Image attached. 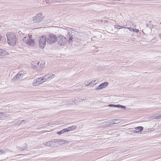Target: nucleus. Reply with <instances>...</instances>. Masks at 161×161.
Listing matches in <instances>:
<instances>
[{
    "mask_svg": "<svg viewBox=\"0 0 161 161\" xmlns=\"http://www.w3.org/2000/svg\"><path fill=\"white\" fill-rule=\"evenodd\" d=\"M1 39H2V36H1L0 35V41L1 40Z\"/></svg>",
    "mask_w": 161,
    "mask_h": 161,
    "instance_id": "21",
    "label": "nucleus"
},
{
    "mask_svg": "<svg viewBox=\"0 0 161 161\" xmlns=\"http://www.w3.org/2000/svg\"><path fill=\"white\" fill-rule=\"evenodd\" d=\"M69 130H67L66 129H65L64 130H61V133H63L64 132H64H65L68 131H69Z\"/></svg>",
    "mask_w": 161,
    "mask_h": 161,
    "instance_id": "18",
    "label": "nucleus"
},
{
    "mask_svg": "<svg viewBox=\"0 0 161 161\" xmlns=\"http://www.w3.org/2000/svg\"><path fill=\"white\" fill-rule=\"evenodd\" d=\"M160 24H161V22Z\"/></svg>",
    "mask_w": 161,
    "mask_h": 161,
    "instance_id": "25",
    "label": "nucleus"
},
{
    "mask_svg": "<svg viewBox=\"0 0 161 161\" xmlns=\"http://www.w3.org/2000/svg\"><path fill=\"white\" fill-rule=\"evenodd\" d=\"M122 108V109H125L126 107L124 106L118 104V105H114L111 104V108Z\"/></svg>",
    "mask_w": 161,
    "mask_h": 161,
    "instance_id": "7",
    "label": "nucleus"
},
{
    "mask_svg": "<svg viewBox=\"0 0 161 161\" xmlns=\"http://www.w3.org/2000/svg\"><path fill=\"white\" fill-rule=\"evenodd\" d=\"M45 66V63L43 61H41L38 63V67L40 68H43Z\"/></svg>",
    "mask_w": 161,
    "mask_h": 161,
    "instance_id": "10",
    "label": "nucleus"
},
{
    "mask_svg": "<svg viewBox=\"0 0 161 161\" xmlns=\"http://www.w3.org/2000/svg\"><path fill=\"white\" fill-rule=\"evenodd\" d=\"M37 17H36L35 19H34L33 21L35 22H38L40 21V20H37Z\"/></svg>",
    "mask_w": 161,
    "mask_h": 161,
    "instance_id": "15",
    "label": "nucleus"
},
{
    "mask_svg": "<svg viewBox=\"0 0 161 161\" xmlns=\"http://www.w3.org/2000/svg\"><path fill=\"white\" fill-rule=\"evenodd\" d=\"M115 28L119 29H122L123 28H126L128 29L130 31H132L134 32H136V33H138L139 32V30L137 29H133L132 27H127L125 28L124 27L122 26H121L119 25H115L114 26Z\"/></svg>",
    "mask_w": 161,
    "mask_h": 161,
    "instance_id": "3",
    "label": "nucleus"
},
{
    "mask_svg": "<svg viewBox=\"0 0 161 161\" xmlns=\"http://www.w3.org/2000/svg\"><path fill=\"white\" fill-rule=\"evenodd\" d=\"M44 79L42 77L36 79L32 81V84L33 86H36L44 82Z\"/></svg>",
    "mask_w": 161,
    "mask_h": 161,
    "instance_id": "2",
    "label": "nucleus"
},
{
    "mask_svg": "<svg viewBox=\"0 0 161 161\" xmlns=\"http://www.w3.org/2000/svg\"><path fill=\"white\" fill-rule=\"evenodd\" d=\"M23 75L22 74H18L16 75V77L17 78H19L21 77H22Z\"/></svg>",
    "mask_w": 161,
    "mask_h": 161,
    "instance_id": "16",
    "label": "nucleus"
},
{
    "mask_svg": "<svg viewBox=\"0 0 161 161\" xmlns=\"http://www.w3.org/2000/svg\"><path fill=\"white\" fill-rule=\"evenodd\" d=\"M108 83L107 82H105L101 83L97 87L96 90H99L104 88L108 86Z\"/></svg>",
    "mask_w": 161,
    "mask_h": 161,
    "instance_id": "5",
    "label": "nucleus"
},
{
    "mask_svg": "<svg viewBox=\"0 0 161 161\" xmlns=\"http://www.w3.org/2000/svg\"><path fill=\"white\" fill-rule=\"evenodd\" d=\"M159 37L161 38V34L159 35Z\"/></svg>",
    "mask_w": 161,
    "mask_h": 161,
    "instance_id": "24",
    "label": "nucleus"
},
{
    "mask_svg": "<svg viewBox=\"0 0 161 161\" xmlns=\"http://www.w3.org/2000/svg\"><path fill=\"white\" fill-rule=\"evenodd\" d=\"M113 21H114L113 20H111V23H113Z\"/></svg>",
    "mask_w": 161,
    "mask_h": 161,
    "instance_id": "23",
    "label": "nucleus"
},
{
    "mask_svg": "<svg viewBox=\"0 0 161 161\" xmlns=\"http://www.w3.org/2000/svg\"><path fill=\"white\" fill-rule=\"evenodd\" d=\"M59 43H60V45H61V41H59Z\"/></svg>",
    "mask_w": 161,
    "mask_h": 161,
    "instance_id": "22",
    "label": "nucleus"
},
{
    "mask_svg": "<svg viewBox=\"0 0 161 161\" xmlns=\"http://www.w3.org/2000/svg\"><path fill=\"white\" fill-rule=\"evenodd\" d=\"M161 119V114L156 117V119Z\"/></svg>",
    "mask_w": 161,
    "mask_h": 161,
    "instance_id": "17",
    "label": "nucleus"
},
{
    "mask_svg": "<svg viewBox=\"0 0 161 161\" xmlns=\"http://www.w3.org/2000/svg\"><path fill=\"white\" fill-rule=\"evenodd\" d=\"M8 44L10 46H13L15 45L16 39L14 34L9 32L7 35Z\"/></svg>",
    "mask_w": 161,
    "mask_h": 161,
    "instance_id": "1",
    "label": "nucleus"
},
{
    "mask_svg": "<svg viewBox=\"0 0 161 161\" xmlns=\"http://www.w3.org/2000/svg\"><path fill=\"white\" fill-rule=\"evenodd\" d=\"M75 104V102H73L71 103V104L73 105H74Z\"/></svg>",
    "mask_w": 161,
    "mask_h": 161,
    "instance_id": "19",
    "label": "nucleus"
},
{
    "mask_svg": "<svg viewBox=\"0 0 161 161\" xmlns=\"http://www.w3.org/2000/svg\"><path fill=\"white\" fill-rule=\"evenodd\" d=\"M97 81L96 80H93L90 81V86H92L96 84Z\"/></svg>",
    "mask_w": 161,
    "mask_h": 161,
    "instance_id": "11",
    "label": "nucleus"
},
{
    "mask_svg": "<svg viewBox=\"0 0 161 161\" xmlns=\"http://www.w3.org/2000/svg\"><path fill=\"white\" fill-rule=\"evenodd\" d=\"M28 148L26 144H22L18 145L17 147L18 151H24Z\"/></svg>",
    "mask_w": 161,
    "mask_h": 161,
    "instance_id": "4",
    "label": "nucleus"
},
{
    "mask_svg": "<svg viewBox=\"0 0 161 161\" xmlns=\"http://www.w3.org/2000/svg\"><path fill=\"white\" fill-rule=\"evenodd\" d=\"M139 132L138 131H136V130H134L133 132V133H138Z\"/></svg>",
    "mask_w": 161,
    "mask_h": 161,
    "instance_id": "20",
    "label": "nucleus"
},
{
    "mask_svg": "<svg viewBox=\"0 0 161 161\" xmlns=\"http://www.w3.org/2000/svg\"><path fill=\"white\" fill-rule=\"evenodd\" d=\"M46 41V38L44 37H42L40 40L39 44L40 47H43L45 45V42Z\"/></svg>",
    "mask_w": 161,
    "mask_h": 161,
    "instance_id": "6",
    "label": "nucleus"
},
{
    "mask_svg": "<svg viewBox=\"0 0 161 161\" xmlns=\"http://www.w3.org/2000/svg\"><path fill=\"white\" fill-rule=\"evenodd\" d=\"M120 122V120L119 119H114L111 120V124H112V125L115 124H118Z\"/></svg>",
    "mask_w": 161,
    "mask_h": 161,
    "instance_id": "9",
    "label": "nucleus"
},
{
    "mask_svg": "<svg viewBox=\"0 0 161 161\" xmlns=\"http://www.w3.org/2000/svg\"><path fill=\"white\" fill-rule=\"evenodd\" d=\"M135 129L136 130H138V131L139 132L143 130V128L142 126H140L136 127Z\"/></svg>",
    "mask_w": 161,
    "mask_h": 161,
    "instance_id": "12",
    "label": "nucleus"
},
{
    "mask_svg": "<svg viewBox=\"0 0 161 161\" xmlns=\"http://www.w3.org/2000/svg\"><path fill=\"white\" fill-rule=\"evenodd\" d=\"M50 41L51 43H52L55 42L56 41V37H51L50 39Z\"/></svg>",
    "mask_w": 161,
    "mask_h": 161,
    "instance_id": "14",
    "label": "nucleus"
},
{
    "mask_svg": "<svg viewBox=\"0 0 161 161\" xmlns=\"http://www.w3.org/2000/svg\"><path fill=\"white\" fill-rule=\"evenodd\" d=\"M26 43L29 45H32L34 44V41L31 39H28L26 42Z\"/></svg>",
    "mask_w": 161,
    "mask_h": 161,
    "instance_id": "8",
    "label": "nucleus"
},
{
    "mask_svg": "<svg viewBox=\"0 0 161 161\" xmlns=\"http://www.w3.org/2000/svg\"><path fill=\"white\" fill-rule=\"evenodd\" d=\"M85 85L86 86H90V81L89 80L86 81L85 82Z\"/></svg>",
    "mask_w": 161,
    "mask_h": 161,
    "instance_id": "13",
    "label": "nucleus"
}]
</instances>
